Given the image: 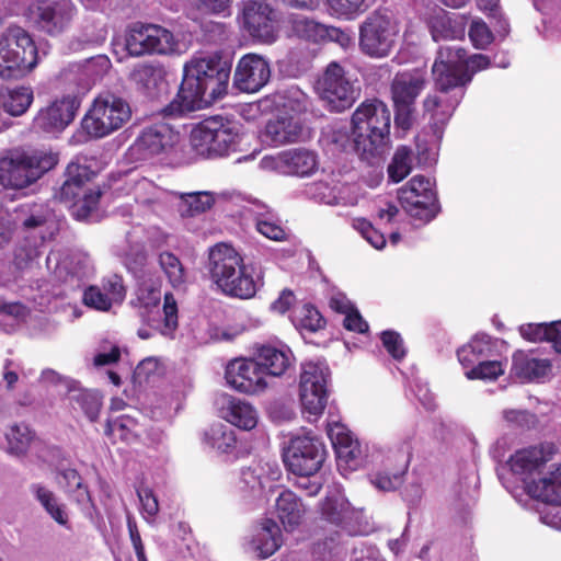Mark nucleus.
Returning <instances> with one entry per match:
<instances>
[{
  "mask_svg": "<svg viewBox=\"0 0 561 561\" xmlns=\"http://www.w3.org/2000/svg\"><path fill=\"white\" fill-rule=\"evenodd\" d=\"M413 152L407 146H400L387 168L388 178L393 183H399L412 171Z\"/></svg>",
  "mask_w": 561,
  "mask_h": 561,
  "instance_id": "nucleus-44",
  "label": "nucleus"
},
{
  "mask_svg": "<svg viewBox=\"0 0 561 561\" xmlns=\"http://www.w3.org/2000/svg\"><path fill=\"white\" fill-rule=\"evenodd\" d=\"M302 133V126L293 116H280L268 121L265 126V137L274 146L296 142Z\"/></svg>",
  "mask_w": 561,
  "mask_h": 561,
  "instance_id": "nucleus-34",
  "label": "nucleus"
},
{
  "mask_svg": "<svg viewBox=\"0 0 561 561\" xmlns=\"http://www.w3.org/2000/svg\"><path fill=\"white\" fill-rule=\"evenodd\" d=\"M164 67L158 62L138 64L130 72V80L148 95L153 93V91L164 81Z\"/></svg>",
  "mask_w": 561,
  "mask_h": 561,
  "instance_id": "nucleus-39",
  "label": "nucleus"
},
{
  "mask_svg": "<svg viewBox=\"0 0 561 561\" xmlns=\"http://www.w3.org/2000/svg\"><path fill=\"white\" fill-rule=\"evenodd\" d=\"M37 64L38 50L32 35L20 25H9L0 34V78H23Z\"/></svg>",
  "mask_w": 561,
  "mask_h": 561,
  "instance_id": "nucleus-5",
  "label": "nucleus"
},
{
  "mask_svg": "<svg viewBox=\"0 0 561 561\" xmlns=\"http://www.w3.org/2000/svg\"><path fill=\"white\" fill-rule=\"evenodd\" d=\"M276 168L285 174L309 176L318 168L317 154L306 148L288 149L278 153Z\"/></svg>",
  "mask_w": 561,
  "mask_h": 561,
  "instance_id": "nucleus-26",
  "label": "nucleus"
},
{
  "mask_svg": "<svg viewBox=\"0 0 561 561\" xmlns=\"http://www.w3.org/2000/svg\"><path fill=\"white\" fill-rule=\"evenodd\" d=\"M79 106L76 96L56 99L39 108L33 119V128L45 134H59L73 122Z\"/></svg>",
  "mask_w": 561,
  "mask_h": 561,
  "instance_id": "nucleus-19",
  "label": "nucleus"
},
{
  "mask_svg": "<svg viewBox=\"0 0 561 561\" xmlns=\"http://www.w3.org/2000/svg\"><path fill=\"white\" fill-rule=\"evenodd\" d=\"M546 460L542 448L534 446L517 450L511 456L508 466L514 474L526 476L537 470Z\"/></svg>",
  "mask_w": 561,
  "mask_h": 561,
  "instance_id": "nucleus-40",
  "label": "nucleus"
},
{
  "mask_svg": "<svg viewBox=\"0 0 561 561\" xmlns=\"http://www.w3.org/2000/svg\"><path fill=\"white\" fill-rule=\"evenodd\" d=\"M163 367L159 359L154 356H149L142 359L135 368L133 378L138 385L148 382L152 377L162 374Z\"/></svg>",
  "mask_w": 561,
  "mask_h": 561,
  "instance_id": "nucleus-52",
  "label": "nucleus"
},
{
  "mask_svg": "<svg viewBox=\"0 0 561 561\" xmlns=\"http://www.w3.org/2000/svg\"><path fill=\"white\" fill-rule=\"evenodd\" d=\"M159 264L163 270L164 274L167 275L169 282L172 284V286L175 287L184 283L183 265L179 257L175 256L173 253L162 252L159 255Z\"/></svg>",
  "mask_w": 561,
  "mask_h": 561,
  "instance_id": "nucleus-50",
  "label": "nucleus"
},
{
  "mask_svg": "<svg viewBox=\"0 0 561 561\" xmlns=\"http://www.w3.org/2000/svg\"><path fill=\"white\" fill-rule=\"evenodd\" d=\"M76 12V5L71 0H57L37 7L34 23L39 31L51 36L58 35L70 26Z\"/></svg>",
  "mask_w": 561,
  "mask_h": 561,
  "instance_id": "nucleus-22",
  "label": "nucleus"
},
{
  "mask_svg": "<svg viewBox=\"0 0 561 561\" xmlns=\"http://www.w3.org/2000/svg\"><path fill=\"white\" fill-rule=\"evenodd\" d=\"M523 489L534 499L549 504H561V465L538 481L523 479Z\"/></svg>",
  "mask_w": 561,
  "mask_h": 561,
  "instance_id": "nucleus-30",
  "label": "nucleus"
},
{
  "mask_svg": "<svg viewBox=\"0 0 561 561\" xmlns=\"http://www.w3.org/2000/svg\"><path fill=\"white\" fill-rule=\"evenodd\" d=\"M218 404L220 416L230 424L244 431L256 426L259 415L251 403L229 394H222Z\"/></svg>",
  "mask_w": 561,
  "mask_h": 561,
  "instance_id": "nucleus-25",
  "label": "nucleus"
},
{
  "mask_svg": "<svg viewBox=\"0 0 561 561\" xmlns=\"http://www.w3.org/2000/svg\"><path fill=\"white\" fill-rule=\"evenodd\" d=\"M230 72L231 62L218 54L192 58L184 65L176 96L162 112L180 116L210 105L227 93Z\"/></svg>",
  "mask_w": 561,
  "mask_h": 561,
  "instance_id": "nucleus-1",
  "label": "nucleus"
},
{
  "mask_svg": "<svg viewBox=\"0 0 561 561\" xmlns=\"http://www.w3.org/2000/svg\"><path fill=\"white\" fill-rule=\"evenodd\" d=\"M30 491L45 512L59 525L70 528L66 506L59 503L56 494L42 483H32Z\"/></svg>",
  "mask_w": 561,
  "mask_h": 561,
  "instance_id": "nucleus-38",
  "label": "nucleus"
},
{
  "mask_svg": "<svg viewBox=\"0 0 561 561\" xmlns=\"http://www.w3.org/2000/svg\"><path fill=\"white\" fill-rule=\"evenodd\" d=\"M467 50L458 46H442L437 51V57L434 62H442L446 67L460 66L467 67L466 65Z\"/></svg>",
  "mask_w": 561,
  "mask_h": 561,
  "instance_id": "nucleus-53",
  "label": "nucleus"
},
{
  "mask_svg": "<svg viewBox=\"0 0 561 561\" xmlns=\"http://www.w3.org/2000/svg\"><path fill=\"white\" fill-rule=\"evenodd\" d=\"M468 34L472 45L478 49L486 48L494 39L490 27L482 20H473Z\"/></svg>",
  "mask_w": 561,
  "mask_h": 561,
  "instance_id": "nucleus-54",
  "label": "nucleus"
},
{
  "mask_svg": "<svg viewBox=\"0 0 561 561\" xmlns=\"http://www.w3.org/2000/svg\"><path fill=\"white\" fill-rule=\"evenodd\" d=\"M335 15L353 20L368 9L367 0H327Z\"/></svg>",
  "mask_w": 561,
  "mask_h": 561,
  "instance_id": "nucleus-49",
  "label": "nucleus"
},
{
  "mask_svg": "<svg viewBox=\"0 0 561 561\" xmlns=\"http://www.w3.org/2000/svg\"><path fill=\"white\" fill-rule=\"evenodd\" d=\"M135 421L131 417L122 415L115 420H108L104 434L111 439L130 442L134 438Z\"/></svg>",
  "mask_w": 561,
  "mask_h": 561,
  "instance_id": "nucleus-48",
  "label": "nucleus"
},
{
  "mask_svg": "<svg viewBox=\"0 0 561 561\" xmlns=\"http://www.w3.org/2000/svg\"><path fill=\"white\" fill-rule=\"evenodd\" d=\"M187 205V214L195 216L210 209L214 205V197L209 193H194L190 194L185 199Z\"/></svg>",
  "mask_w": 561,
  "mask_h": 561,
  "instance_id": "nucleus-60",
  "label": "nucleus"
},
{
  "mask_svg": "<svg viewBox=\"0 0 561 561\" xmlns=\"http://www.w3.org/2000/svg\"><path fill=\"white\" fill-rule=\"evenodd\" d=\"M398 370L402 374V376L409 381V386L411 390L414 392L417 400L421 404L427 409L432 410L434 408V396L428 389L426 383H423L419 378H415L413 371H407L405 369L397 366Z\"/></svg>",
  "mask_w": 561,
  "mask_h": 561,
  "instance_id": "nucleus-51",
  "label": "nucleus"
},
{
  "mask_svg": "<svg viewBox=\"0 0 561 561\" xmlns=\"http://www.w3.org/2000/svg\"><path fill=\"white\" fill-rule=\"evenodd\" d=\"M239 21L257 43L271 45L278 38V11L266 0L242 1Z\"/></svg>",
  "mask_w": 561,
  "mask_h": 561,
  "instance_id": "nucleus-15",
  "label": "nucleus"
},
{
  "mask_svg": "<svg viewBox=\"0 0 561 561\" xmlns=\"http://www.w3.org/2000/svg\"><path fill=\"white\" fill-rule=\"evenodd\" d=\"M225 379L231 388L250 394L257 393L266 387L259 358L231 360L226 367Z\"/></svg>",
  "mask_w": 561,
  "mask_h": 561,
  "instance_id": "nucleus-20",
  "label": "nucleus"
},
{
  "mask_svg": "<svg viewBox=\"0 0 561 561\" xmlns=\"http://www.w3.org/2000/svg\"><path fill=\"white\" fill-rule=\"evenodd\" d=\"M426 24L435 42L462 38L465 35L463 24L439 7L431 10Z\"/></svg>",
  "mask_w": 561,
  "mask_h": 561,
  "instance_id": "nucleus-32",
  "label": "nucleus"
},
{
  "mask_svg": "<svg viewBox=\"0 0 561 561\" xmlns=\"http://www.w3.org/2000/svg\"><path fill=\"white\" fill-rule=\"evenodd\" d=\"M38 256V251L28 242L20 243L14 249L13 264L18 270H24Z\"/></svg>",
  "mask_w": 561,
  "mask_h": 561,
  "instance_id": "nucleus-63",
  "label": "nucleus"
},
{
  "mask_svg": "<svg viewBox=\"0 0 561 561\" xmlns=\"http://www.w3.org/2000/svg\"><path fill=\"white\" fill-rule=\"evenodd\" d=\"M205 440L211 448L222 454L234 449L237 443L233 430L222 423L211 425L205 433Z\"/></svg>",
  "mask_w": 561,
  "mask_h": 561,
  "instance_id": "nucleus-41",
  "label": "nucleus"
},
{
  "mask_svg": "<svg viewBox=\"0 0 561 561\" xmlns=\"http://www.w3.org/2000/svg\"><path fill=\"white\" fill-rule=\"evenodd\" d=\"M411 450V444L407 439L397 447L389 448L382 460V467L369 476L370 483L383 492L399 489L410 466Z\"/></svg>",
  "mask_w": 561,
  "mask_h": 561,
  "instance_id": "nucleus-18",
  "label": "nucleus"
},
{
  "mask_svg": "<svg viewBox=\"0 0 561 561\" xmlns=\"http://www.w3.org/2000/svg\"><path fill=\"white\" fill-rule=\"evenodd\" d=\"M66 181L78 184V186L85 187V184L94 175L93 171L88 165L77 162H70L66 168Z\"/></svg>",
  "mask_w": 561,
  "mask_h": 561,
  "instance_id": "nucleus-62",
  "label": "nucleus"
},
{
  "mask_svg": "<svg viewBox=\"0 0 561 561\" xmlns=\"http://www.w3.org/2000/svg\"><path fill=\"white\" fill-rule=\"evenodd\" d=\"M271 474H276V472H268L261 463H253L241 469L236 484L240 497L247 503L262 499L266 486L275 479Z\"/></svg>",
  "mask_w": 561,
  "mask_h": 561,
  "instance_id": "nucleus-24",
  "label": "nucleus"
},
{
  "mask_svg": "<svg viewBox=\"0 0 561 561\" xmlns=\"http://www.w3.org/2000/svg\"><path fill=\"white\" fill-rule=\"evenodd\" d=\"M181 135L169 123L154 122L142 127L131 149L142 159L168 160L179 152Z\"/></svg>",
  "mask_w": 561,
  "mask_h": 561,
  "instance_id": "nucleus-14",
  "label": "nucleus"
},
{
  "mask_svg": "<svg viewBox=\"0 0 561 561\" xmlns=\"http://www.w3.org/2000/svg\"><path fill=\"white\" fill-rule=\"evenodd\" d=\"M323 520L336 527L334 535L327 537L322 543H318L316 553L321 549H328L334 557L339 554L336 545L341 542L342 535L360 536L366 534V525L363 522V512L354 508L345 495L339 490L327 494L320 505Z\"/></svg>",
  "mask_w": 561,
  "mask_h": 561,
  "instance_id": "nucleus-6",
  "label": "nucleus"
},
{
  "mask_svg": "<svg viewBox=\"0 0 561 561\" xmlns=\"http://www.w3.org/2000/svg\"><path fill=\"white\" fill-rule=\"evenodd\" d=\"M263 373L274 377L284 375L295 364L294 353H259Z\"/></svg>",
  "mask_w": 561,
  "mask_h": 561,
  "instance_id": "nucleus-42",
  "label": "nucleus"
},
{
  "mask_svg": "<svg viewBox=\"0 0 561 561\" xmlns=\"http://www.w3.org/2000/svg\"><path fill=\"white\" fill-rule=\"evenodd\" d=\"M398 199L409 216L423 222H430L440 211L434 183L424 175H414L400 187Z\"/></svg>",
  "mask_w": 561,
  "mask_h": 561,
  "instance_id": "nucleus-11",
  "label": "nucleus"
},
{
  "mask_svg": "<svg viewBox=\"0 0 561 561\" xmlns=\"http://www.w3.org/2000/svg\"><path fill=\"white\" fill-rule=\"evenodd\" d=\"M206 270L211 282L228 297L253 298L261 284L253 268L244 263L242 255L230 244L220 242L208 251Z\"/></svg>",
  "mask_w": 561,
  "mask_h": 561,
  "instance_id": "nucleus-2",
  "label": "nucleus"
},
{
  "mask_svg": "<svg viewBox=\"0 0 561 561\" xmlns=\"http://www.w3.org/2000/svg\"><path fill=\"white\" fill-rule=\"evenodd\" d=\"M330 369L324 362H307L301 365L299 397L304 412L319 416L328 403Z\"/></svg>",
  "mask_w": 561,
  "mask_h": 561,
  "instance_id": "nucleus-16",
  "label": "nucleus"
},
{
  "mask_svg": "<svg viewBox=\"0 0 561 561\" xmlns=\"http://www.w3.org/2000/svg\"><path fill=\"white\" fill-rule=\"evenodd\" d=\"M70 402L77 404L91 422H95L102 408V396L96 390L83 389L75 379H66Z\"/></svg>",
  "mask_w": 561,
  "mask_h": 561,
  "instance_id": "nucleus-35",
  "label": "nucleus"
},
{
  "mask_svg": "<svg viewBox=\"0 0 561 561\" xmlns=\"http://www.w3.org/2000/svg\"><path fill=\"white\" fill-rule=\"evenodd\" d=\"M391 112L378 99L362 102L352 115L354 151L362 159L380 156L390 140Z\"/></svg>",
  "mask_w": 561,
  "mask_h": 561,
  "instance_id": "nucleus-3",
  "label": "nucleus"
},
{
  "mask_svg": "<svg viewBox=\"0 0 561 561\" xmlns=\"http://www.w3.org/2000/svg\"><path fill=\"white\" fill-rule=\"evenodd\" d=\"M503 374L502 364L497 360L481 362L465 373L468 379L493 380Z\"/></svg>",
  "mask_w": 561,
  "mask_h": 561,
  "instance_id": "nucleus-55",
  "label": "nucleus"
},
{
  "mask_svg": "<svg viewBox=\"0 0 561 561\" xmlns=\"http://www.w3.org/2000/svg\"><path fill=\"white\" fill-rule=\"evenodd\" d=\"M520 336L530 343H548L549 322L525 323L519 325Z\"/></svg>",
  "mask_w": 561,
  "mask_h": 561,
  "instance_id": "nucleus-57",
  "label": "nucleus"
},
{
  "mask_svg": "<svg viewBox=\"0 0 561 561\" xmlns=\"http://www.w3.org/2000/svg\"><path fill=\"white\" fill-rule=\"evenodd\" d=\"M461 93L450 94L438 92L435 95H427L423 102L425 113L431 115L435 124H445L454 114L461 102Z\"/></svg>",
  "mask_w": 561,
  "mask_h": 561,
  "instance_id": "nucleus-37",
  "label": "nucleus"
},
{
  "mask_svg": "<svg viewBox=\"0 0 561 561\" xmlns=\"http://www.w3.org/2000/svg\"><path fill=\"white\" fill-rule=\"evenodd\" d=\"M56 482L82 511L94 508L88 486L83 483L80 473L73 468H57Z\"/></svg>",
  "mask_w": 561,
  "mask_h": 561,
  "instance_id": "nucleus-29",
  "label": "nucleus"
},
{
  "mask_svg": "<svg viewBox=\"0 0 561 561\" xmlns=\"http://www.w3.org/2000/svg\"><path fill=\"white\" fill-rule=\"evenodd\" d=\"M58 161V153L51 150H10L0 159V184L14 190L28 187L54 169Z\"/></svg>",
  "mask_w": 561,
  "mask_h": 561,
  "instance_id": "nucleus-4",
  "label": "nucleus"
},
{
  "mask_svg": "<svg viewBox=\"0 0 561 561\" xmlns=\"http://www.w3.org/2000/svg\"><path fill=\"white\" fill-rule=\"evenodd\" d=\"M131 110L126 100L111 92L100 94L84 115L82 129L93 138H102L122 128Z\"/></svg>",
  "mask_w": 561,
  "mask_h": 561,
  "instance_id": "nucleus-8",
  "label": "nucleus"
},
{
  "mask_svg": "<svg viewBox=\"0 0 561 561\" xmlns=\"http://www.w3.org/2000/svg\"><path fill=\"white\" fill-rule=\"evenodd\" d=\"M426 85L424 75L419 70L398 72L391 81L390 91L394 106V124L408 130L412 127L415 101Z\"/></svg>",
  "mask_w": 561,
  "mask_h": 561,
  "instance_id": "nucleus-12",
  "label": "nucleus"
},
{
  "mask_svg": "<svg viewBox=\"0 0 561 561\" xmlns=\"http://www.w3.org/2000/svg\"><path fill=\"white\" fill-rule=\"evenodd\" d=\"M512 371L522 381L543 382L550 378L552 365L549 359L528 357L525 353H514Z\"/></svg>",
  "mask_w": 561,
  "mask_h": 561,
  "instance_id": "nucleus-31",
  "label": "nucleus"
},
{
  "mask_svg": "<svg viewBox=\"0 0 561 561\" xmlns=\"http://www.w3.org/2000/svg\"><path fill=\"white\" fill-rule=\"evenodd\" d=\"M5 436L10 453L15 455L24 454L33 439L30 427L24 423L13 425Z\"/></svg>",
  "mask_w": 561,
  "mask_h": 561,
  "instance_id": "nucleus-47",
  "label": "nucleus"
},
{
  "mask_svg": "<svg viewBox=\"0 0 561 561\" xmlns=\"http://www.w3.org/2000/svg\"><path fill=\"white\" fill-rule=\"evenodd\" d=\"M33 100V90L30 87H16L8 91L3 99V108L12 116H20L28 110Z\"/></svg>",
  "mask_w": 561,
  "mask_h": 561,
  "instance_id": "nucleus-43",
  "label": "nucleus"
},
{
  "mask_svg": "<svg viewBox=\"0 0 561 561\" xmlns=\"http://www.w3.org/2000/svg\"><path fill=\"white\" fill-rule=\"evenodd\" d=\"M432 72L437 92H448L450 94L460 92L461 99L465 95V88L471 82V73L463 66L451 68L444 66L442 62H434Z\"/></svg>",
  "mask_w": 561,
  "mask_h": 561,
  "instance_id": "nucleus-28",
  "label": "nucleus"
},
{
  "mask_svg": "<svg viewBox=\"0 0 561 561\" xmlns=\"http://www.w3.org/2000/svg\"><path fill=\"white\" fill-rule=\"evenodd\" d=\"M280 545L282 533L278 524L271 518H265L255 526L249 549L262 560L274 554Z\"/></svg>",
  "mask_w": 561,
  "mask_h": 561,
  "instance_id": "nucleus-27",
  "label": "nucleus"
},
{
  "mask_svg": "<svg viewBox=\"0 0 561 561\" xmlns=\"http://www.w3.org/2000/svg\"><path fill=\"white\" fill-rule=\"evenodd\" d=\"M328 436L334 447L339 466L344 463L351 470H356L365 462L364 450L359 442L344 425L329 424Z\"/></svg>",
  "mask_w": 561,
  "mask_h": 561,
  "instance_id": "nucleus-23",
  "label": "nucleus"
},
{
  "mask_svg": "<svg viewBox=\"0 0 561 561\" xmlns=\"http://www.w3.org/2000/svg\"><path fill=\"white\" fill-rule=\"evenodd\" d=\"M398 37L397 23L391 16L377 10L360 23L358 47L364 56L382 59L389 57L394 50Z\"/></svg>",
  "mask_w": 561,
  "mask_h": 561,
  "instance_id": "nucleus-9",
  "label": "nucleus"
},
{
  "mask_svg": "<svg viewBox=\"0 0 561 561\" xmlns=\"http://www.w3.org/2000/svg\"><path fill=\"white\" fill-rule=\"evenodd\" d=\"M179 43L173 33L157 24L133 23L125 34V49L131 57L172 55Z\"/></svg>",
  "mask_w": 561,
  "mask_h": 561,
  "instance_id": "nucleus-10",
  "label": "nucleus"
},
{
  "mask_svg": "<svg viewBox=\"0 0 561 561\" xmlns=\"http://www.w3.org/2000/svg\"><path fill=\"white\" fill-rule=\"evenodd\" d=\"M270 78L268 61L260 55L247 54L237 64L233 84L242 92L254 93L265 87Z\"/></svg>",
  "mask_w": 561,
  "mask_h": 561,
  "instance_id": "nucleus-21",
  "label": "nucleus"
},
{
  "mask_svg": "<svg viewBox=\"0 0 561 561\" xmlns=\"http://www.w3.org/2000/svg\"><path fill=\"white\" fill-rule=\"evenodd\" d=\"M102 289L111 298L112 304L122 302L126 296L123 277L114 274L102 280Z\"/></svg>",
  "mask_w": 561,
  "mask_h": 561,
  "instance_id": "nucleus-59",
  "label": "nucleus"
},
{
  "mask_svg": "<svg viewBox=\"0 0 561 561\" xmlns=\"http://www.w3.org/2000/svg\"><path fill=\"white\" fill-rule=\"evenodd\" d=\"M327 321L321 312L311 304L302 305L296 314L295 325L308 332H318L325 328Z\"/></svg>",
  "mask_w": 561,
  "mask_h": 561,
  "instance_id": "nucleus-45",
  "label": "nucleus"
},
{
  "mask_svg": "<svg viewBox=\"0 0 561 561\" xmlns=\"http://www.w3.org/2000/svg\"><path fill=\"white\" fill-rule=\"evenodd\" d=\"M316 91L331 112H343L356 101L353 83L346 78L344 68L331 61L318 79Z\"/></svg>",
  "mask_w": 561,
  "mask_h": 561,
  "instance_id": "nucleus-17",
  "label": "nucleus"
},
{
  "mask_svg": "<svg viewBox=\"0 0 561 561\" xmlns=\"http://www.w3.org/2000/svg\"><path fill=\"white\" fill-rule=\"evenodd\" d=\"M102 192L99 187L87 188L82 195L72 202V215L78 220H85L100 203Z\"/></svg>",
  "mask_w": 561,
  "mask_h": 561,
  "instance_id": "nucleus-46",
  "label": "nucleus"
},
{
  "mask_svg": "<svg viewBox=\"0 0 561 561\" xmlns=\"http://www.w3.org/2000/svg\"><path fill=\"white\" fill-rule=\"evenodd\" d=\"M83 304L99 311H108L112 308L111 298L99 286L91 285L85 288L82 297Z\"/></svg>",
  "mask_w": 561,
  "mask_h": 561,
  "instance_id": "nucleus-56",
  "label": "nucleus"
},
{
  "mask_svg": "<svg viewBox=\"0 0 561 561\" xmlns=\"http://www.w3.org/2000/svg\"><path fill=\"white\" fill-rule=\"evenodd\" d=\"M137 298L145 308L157 307L161 300L160 287L153 283L142 282L138 288Z\"/></svg>",
  "mask_w": 561,
  "mask_h": 561,
  "instance_id": "nucleus-61",
  "label": "nucleus"
},
{
  "mask_svg": "<svg viewBox=\"0 0 561 561\" xmlns=\"http://www.w3.org/2000/svg\"><path fill=\"white\" fill-rule=\"evenodd\" d=\"M196 10L211 15L228 14L233 0H188Z\"/></svg>",
  "mask_w": 561,
  "mask_h": 561,
  "instance_id": "nucleus-58",
  "label": "nucleus"
},
{
  "mask_svg": "<svg viewBox=\"0 0 561 561\" xmlns=\"http://www.w3.org/2000/svg\"><path fill=\"white\" fill-rule=\"evenodd\" d=\"M275 512L286 530H294L300 525L306 507L293 491L283 490L275 500Z\"/></svg>",
  "mask_w": 561,
  "mask_h": 561,
  "instance_id": "nucleus-33",
  "label": "nucleus"
},
{
  "mask_svg": "<svg viewBox=\"0 0 561 561\" xmlns=\"http://www.w3.org/2000/svg\"><path fill=\"white\" fill-rule=\"evenodd\" d=\"M285 27L289 38L314 44L322 42L323 24L306 15L295 13L288 15Z\"/></svg>",
  "mask_w": 561,
  "mask_h": 561,
  "instance_id": "nucleus-36",
  "label": "nucleus"
},
{
  "mask_svg": "<svg viewBox=\"0 0 561 561\" xmlns=\"http://www.w3.org/2000/svg\"><path fill=\"white\" fill-rule=\"evenodd\" d=\"M324 459L323 443L309 433L291 437L283 450L284 465L293 474H316Z\"/></svg>",
  "mask_w": 561,
  "mask_h": 561,
  "instance_id": "nucleus-13",
  "label": "nucleus"
},
{
  "mask_svg": "<svg viewBox=\"0 0 561 561\" xmlns=\"http://www.w3.org/2000/svg\"><path fill=\"white\" fill-rule=\"evenodd\" d=\"M239 141L236 124L222 116L204 119L191 133L193 149L205 158L229 156L237 151Z\"/></svg>",
  "mask_w": 561,
  "mask_h": 561,
  "instance_id": "nucleus-7",
  "label": "nucleus"
},
{
  "mask_svg": "<svg viewBox=\"0 0 561 561\" xmlns=\"http://www.w3.org/2000/svg\"><path fill=\"white\" fill-rule=\"evenodd\" d=\"M137 495L141 504L142 514L148 518H153L159 512V503L156 494L148 486H139Z\"/></svg>",
  "mask_w": 561,
  "mask_h": 561,
  "instance_id": "nucleus-64",
  "label": "nucleus"
}]
</instances>
